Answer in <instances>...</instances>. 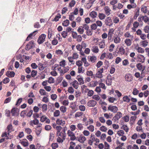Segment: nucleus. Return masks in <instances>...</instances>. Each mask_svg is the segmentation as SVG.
<instances>
[{
    "label": "nucleus",
    "instance_id": "47",
    "mask_svg": "<svg viewBox=\"0 0 149 149\" xmlns=\"http://www.w3.org/2000/svg\"><path fill=\"white\" fill-rule=\"evenodd\" d=\"M60 110L63 113H65L66 111V108L64 106H61L60 107Z\"/></svg>",
    "mask_w": 149,
    "mask_h": 149
},
{
    "label": "nucleus",
    "instance_id": "30",
    "mask_svg": "<svg viewBox=\"0 0 149 149\" xmlns=\"http://www.w3.org/2000/svg\"><path fill=\"white\" fill-rule=\"evenodd\" d=\"M23 140L24 141L21 142V144L24 147L28 146L29 145V143L27 140L26 139Z\"/></svg>",
    "mask_w": 149,
    "mask_h": 149
},
{
    "label": "nucleus",
    "instance_id": "14",
    "mask_svg": "<svg viewBox=\"0 0 149 149\" xmlns=\"http://www.w3.org/2000/svg\"><path fill=\"white\" fill-rule=\"evenodd\" d=\"M15 73L13 71H7L6 73V75L9 77H13L15 75Z\"/></svg>",
    "mask_w": 149,
    "mask_h": 149
},
{
    "label": "nucleus",
    "instance_id": "61",
    "mask_svg": "<svg viewBox=\"0 0 149 149\" xmlns=\"http://www.w3.org/2000/svg\"><path fill=\"white\" fill-rule=\"evenodd\" d=\"M58 146V144L56 143H53L52 144V147L53 149H55Z\"/></svg>",
    "mask_w": 149,
    "mask_h": 149
},
{
    "label": "nucleus",
    "instance_id": "62",
    "mask_svg": "<svg viewBox=\"0 0 149 149\" xmlns=\"http://www.w3.org/2000/svg\"><path fill=\"white\" fill-rule=\"evenodd\" d=\"M76 65L79 67L81 66L82 65V61L79 60L76 61Z\"/></svg>",
    "mask_w": 149,
    "mask_h": 149
},
{
    "label": "nucleus",
    "instance_id": "9",
    "mask_svg": "<svg viewBox=\"0 0 149 149\" xmlns=\"http://www.w3.org/2000/svg\"><path fill=\"white\" fill-rule=\"evenodd\" d=\"M125 79L127 81H131L133 79L132 76L130 74H127L125 76Z\"/></svg>",
    "mask_w": 149,
    "mask_h": 149
},
{
    "label": "nucleus",
    "instance_id": "2",
    "mask_svg": "<svg viewBox=\"0 0 149 149\" xmlns=\"http://www.w3.org/2000/svg\"><path fill=\"white\" fill-rule=\"evenodd\" d=\"M19 109L17 108H13L11 110V113L13 116H17L19 114Z\"/></svg>",
    "mask_w": 149,
    "mask_h": 149
},
{
    "label": "nucleus",
    "instance_id": "46",
    "mask_svg": "<svg viewBox=\"0 0 149 149\" xmlns=\"http://www.w3.org/2000/svg\"><path fill=\"white\" fill-rule=\"evenodd\" d=\"M92 98L97 101L99 100L100 99V96L98 95H93Z\"/></svg>",
    "mask_w": 149,
    "mask_h": 149
},
{
    "label": "nucleus",
    "instance_id": "29",
    "mask_svg": "<svg viewBox=\"0 0 149 149\" xmlns=\"http://www.w3.org/2000/svg\"><path fill=\"white\" fill-rule=\"evenodd\" d=\"M91 50L93 52L97 53L98 52L99 49L97 46H94L92 47Z\"/></svg>",
    "mask_w": 149,
    "mask_h": 149
},
{
    "label": "nucleus",
    "instance_id": "32",
    "mask_svg": "<svg viewBox=\"0 0 149 149\" xmlns=\"http://www.w3.org/2000/svg\"><path fill=\"white\" fill-rule=\"evenodd\" d=\"M99 45L100 48H104L106 46V45L104 41H102L99 44Z\"/></svg>",
    "mask_w": 149,
    "mask_h": 149
},
{
    "label": "nucleus",
    "instance_id": "6",
    "mask_svg": "<svg viewBox=\"0 0 149 149\" xmlns=\"http://www.w3.org/2000/svg\"><path fill=\"white\" fill-rule=\"evenodd\" d=\"M122 113L121 112L118 111L113 117V119L115 121L118 120L122 116Z\"/></svg>",
    "mask_w": 149,
    "mask_h": 149
},
{
    "label": "nucleus",
    "instance_id": "27",
    "mask_svg": "<svg viewBox=\"0 0 149 149\" xmlns=\"http://www.w3.org/2000/svg\"><path fill=\"white\" fill-rule=\"evenodd\" d=\"M89 15L91 17L94 18L97 16V13L96 12L93 11L90 13Z\"/></svg>",
    "mask_w": 149,
    "mask_h": 149
},
{
    "label": "nucleus",
    "instance_id": "17",
    "mask_svg": "<svg viewBox=\"0 0 149 149\" xmlns=\"http://www.w3.org/2000/svg\"><path fill=\"white\" fill-rule=\"evenodd\" d=\"M86 139V138L83 135L80 136V137L78 139V141L81 143H84Z\"/></svg>",
    "mask_w": 149,
    "mask_h": 149
},
{
    "label": "nucleus",
    "instance_id": "31",
    "mask_svg": "<svg viewBox=\"0 0 149 149\" xmlns=\"http://www.w3.org/2000/svg\"><path fill=\"white\" fill-rule=\"evenodd\" d=\"M95 76L96 77L100 79L102 78L103 77L102 73L97 70Z\"/></svg>",
    "mask_w": 149,
    "mask_h": 149
},
{
    "label": "nucleus",
    "instance_id": "20",
    "mask_svg": "<svg viewBox=\"0 0 149 149\" xmlns=\"http://www.w3.org/2000/svg\"><path fill=\"white\" fill-rule=\"evenodd\" d=\"M124 36L125 37L127 38H130L132 40H133L134 38V36L131 35L129 32L125 33L124 35Z\"/></svg>",
    "mask_w": 149,
    "mask_h": 149
},
{
    "label": "nucleus",
    "instance_id": "1",
    "mask_svg": "<svg viewBox=\"0 0 149 149\" xmlns=\"http://www.w3.org/2000/svg\"><path fill=\"white\" fill-rule=\"evenodd\" d=\"M46 37V35L45 34H42L40 35L37 41L38 44H41L43 43L45 41Z\"/></svg>",
    "mask_w": 149,
    "mask_h": 149
},
{
    "label": "nucleus",
    "instance_id": "7",
    "mask_svg": "<svg viewBox=\"0 0 149 149\" xmlns=\"http://www.w3.org/2000/svg\"><path fill=\"white\" fill-rule=\"evenodd\" d=\"M137 61L138 62L143 63L144 62L145 58L142 55L139 54L137 57Z\"/></svg>",
    "mask_w": 149,
    "mask_h": 149
},
{
    "label": "nucleus",
    "instance_id": "4",
    "mask_svg": "<svg viewBox=\"0 0 149 149\" xmlns=\"http://www.w3.org/2000/svg\"><path fill=\"white\" fill-rule=\"evenodd\" d=\"M108 109L113 113H116L118 110V108L116 106L110 105L108 107Z\"/></svg>",
    "mask_w": 149,
    "mask_h": 149
},
{
    "label": "nucleus",
    "instance_id": "23",
    "mask_svg": "<svg viewBox=\"0 0 149 149\" xmlns=\"http://www.w3.org/2000/svg\"><path fill=\"white\" fill-rule=\"evenodd\" d=\"M39 123V120L37 119H34L33 120H31L30 122V125H33V124L34 125H37Z\"/></svg>",
    "mask_w": 149,
    "mask_h": 149
},
{
    "label": "nucleus",
    "instance_id": "5",
    "mask_svg": "<svg viewBox=\"0 0 149 149\" xmlns=\"http://www.w3.org/2000/svg\"><path fill=\"white\" fill-rule=\"evenodd\" d=\"M34 41L33 40H31L27 44L25 47V49L26 50H29L33 47Z\"/></svg>",
    "mask_w": 149,
    "mask_h": 149
},
{
    "label": "nucleus",
    "instance_id": "54",
    "mask_svg": "<svg viewBox=\"0 0 149 149\" xmlns=\"http://www.w3.org/2000/svg\"><path fill=\"white\" fill-rule=\"evenodd\" d=\"M117 134L119 136H122L124 134V132L122 130H120L118 131Z\"/></svg>",
    "mask_w": 149,
    "mask_h": 149
},
{
    "label": "nucleus",
    "instance_id": "63",
    "mask_svg": "<svg viewBox=\"0 0 149 149\" xmlns=\"http://www.w3.org/2000/svg\"><path fill=\"white\" fill-rule=\"evenodd\" d=\"M96 24L97 25V26L101 27L102 25V22L100 20H98L96 22Z\"/></svg>",
    "mask_w": 149,
    "mask_h": 149
},
{
    "label": "nucleus",
    "instance_id": "15",
    "mask_svg": "<svg viewBox=\"0 0 149 149\" xmlns=\"http://www.w3.org/2000/svg\"><path fill=\"white\" fill-rule=\"evenodd\" d=\"M114 31V29L112 28L110 29L109 30L108 33V38H109L110 39H111L112 38Z\"/></svg>",
    "mask_w": 149,
    "mask_h": 149
},
{
    "label": "nucleus",
    "instance_id": "25",
    "mask_svg": "<svg viewBox=\"0 0 149 149\" xmlns=\"http://www.w3.org/2000/svg\"><path fill=\"white\" fill-rule=\"evenodd\" d=\"M79 76H78V77L77 78V79L79 82V84L80 85H81L83 84L84 83V81L83 80V78L80 76H79Z\"/></svg>",
    "mask_w": 149,
    "mask_h": 149
},
{
    "label": "nucleus",
    "instance_id": "36",
    "mask_svg": "<svg viewBox=\"0 0 149 149\" xmlns=\"http://www.w3.org/2000/svg\"><path fill=\"white\" fill-rule=\"evenodd\" d=\"M61 18V15L60 14L58 13L57 14V15L55 16L53 21L57 22L59 20V19Z\"/></svg>",
    "mask_w": 149,
    "mask_h": 149
},
{
    "label": "nucleus",
    "instance_id": "40",
    "mask_svg": "<svg viewBox=\"0 0 149 149\" xmlns=\"http://www.w3.org/2000/svg\"><path fill=\"white\" fill-rule=\"evenodd\" d=\"M87 129L91 132H93L94 130V126L92 125H90L87 127Z\"/></svg>",
    "mask_w": 149,
    "mask_h": 149
},
{
    "label": "nucleus",
    "instance_id": "64",
    "mask_svg": "<svg viewBox=\"0 0 149 149\" xmlns=\"http://www.w3.org/2000/svg\"><path fill=\"white\" fill-rule=\"evenodd\" d=\"M144 31L146 33H148L149 31V26H146L144 29Z\"/></svg>",
    "mask_w": 149,
    "mask_h": 149
},
{
    "label": "nucleus",
    "instance_id": "19",
    "mask_svg": "<svg viewBox=\"0 0 149 149\" xmlns=\"http://www.w3.org/2000/svg\"><path fill=\"white\" fill-rule=\"evenodd\" d=\"M104 10L107 15L108 16L110 14L111 10L108 6L105 7L104 8Z\"/></svg>",
    "mask_w": 149,
    "mask_h": 149
},
{
    "label": "nucleus",
    "instance_id": "43",
    "mask_svg": "<svg viewBox=\"0 0 149 149\" xmlns=\"http://www.w3.org/2000/svg\"><path fill=\"white\" fill-rule=\"evenodd\" d=\"M136 7V5L135 3H133V4L132 5L130 4H128L127 6V8L129 9H131V8H134Z\"/></svg>",
    "mask_w": 149,
    "mask_h": 149
},
{
    "label": "nucleus",
    "instance_id": "18",
    "mask_svg": "<svg viewBox=\"0 0 149 149\" xmlns=\"http://www.w3.org/2000/svg\"><path fill=\"white\" fill-rule=\"evenodd\" d=\"M64 67V69L63 70H62L61 72V75L62 76L64 75L65 73L68 71L69 69V68L68 66L65 67Z\"/></svg>",
    "mask_w": 149,
    "mask_h": 149
},
{
    "label": "nucleus",
    "instance_id": "16",
    "mask_svg": "<svg viewBox=\"0 0 149 149\" xmlns=\"http://www.w3.org/2000/svg\"><path fill=\"white\" fill-rule=\"evenodd\" d=\"M79 83L76 80H74L72 83V85L75 89H77L79 87Z\"/></svg>",
    "mask_w": 149,
    "mask_h": 149
},
{
    "label": "nucleus",
    "instance_id": "24",
    "mask_svg": "<svg viewBox=\"0 0 149 149\" xmlns=\"http://www.w3.org/2000/svg\"><path fill=\"white\" fill-rule=\"evenodd\" d=\"M120 39L119 37L118 36L114 37V41L115 43L116 44L119 43L120 42Z\"/></svg>",
    "mask_w": 149,
    "mask_h": 149
},
{
    "label": "nucleus",
    "instance_id": "56",
    "mask_svg": "<svg viewBox=\"0 0 149 149\" xmlns=\"http://www.w3.org/2000/svg\"><path fill=\"white\" fill-rule=\"evenodd\" d=\"M37 73V71L35 70H33L31 73V75L32 77H35Z\"/></svg>",
    "mask_w": 149,
    "mask_h": 149
},
{
    "label": "nucleus",
    "instance_id": "35",
    "mask_svg": "<svg viewBox=\"0 0 149 149\" xmlns=\"http://www.w3.org/2000/svg\"><path fill=\"white\" fill-rule=\"evenodd\" d=\"M97 25L95 23L93 24L91 26V30H94L97 29Z\"/></svg>",
    "mask_w": 149,
    "mask_h": 149
},
{
    "label": "nucleus",
    "instance_id": "33",
    "mask_svg": "<svg viewBox=\"0 0 149 149\" xmlns=\"http://www.w3.org/2000/svg\"><path fill=\"white\" fill-rule=\"evenodd\" d=\"M69 24V21L68 20L66 19L63 22L62 25L65 26H68Z\"/></svg>",
    "mask_w": 149,
    "mask_h": 149
},
{
    "label": "nucleus",
    "instance_id": "38",
    "mask_svg": "<svg viewBox=\"0 0 149 149\" xmlns=\"http://www.w3.org/2000/svg\"><path fill=\"white\" fill-rule=\"evenodd\" d=\"M123 100L124 102H129L130 101V99L127 96H125L123 97Z\"/></svg>",
    "mask_w": 149,
    "mask_h": 149
},
{
    "label": "nucleus",
    "instance_id": "10",
    "mask_svg": "<svg viewBox=\"0 0 149 149\" xmlns=\"http://www.w3.org/2000/svg\"><path fill=\"white\" fill-rule=\"evenodd\" d=\"M106 83L107 85H110L111 84V76L109 74L107 77V79L106 81Z\"/></svg>",
    "mask_w": 149,
    "mask_h": 149
},
{
    "label": "nucleus",
    "instance_id": "50",
    "mask_svg": "<svg viewBox=\"0 0 149 149\" xmlns=\"http://www.w3.org/2000/svg\"><path fill=\"white\" fill-rule=\"evenodd\" d=\"M100 129L101 131L104 132H106L107 130V128L104 126H101Z\"/></svg>",
    "mask_w": 149,
    "mask_h": 149
},
{
    "label": "nucleus",
    "instance_id": "60",
    "mask_svg": "<svg viewBox=\"0 0 149 149\" xmlns=\"http://www.w3.org/2000/svg\"><path fill=\"white\" fill-rule=\"evenodd\" d=\"M139 93V91L136 88H134L133 89L132 93L134 95H137Z\"/></svg>",
    "mask_w": 149,
    "mask_h": 149
},
{
    "label": "nucleus",
    "instance_id": "12",
    "mask_svg": "<svg viewBox=\"0 0 149 149\" xmlns=\"http://www.w3.org/2000/svg\"><path fill=\"white\" fill-rule=\"evenodd\" d=\"M88 59L89 61L92 63H94L96 62L97 60V57L95 56H88Z\"/></svg>",
    "mask_w": 149,
    "mask_h": 149
},
{
    "label": "nucleus",
    "instance_id": "26",
    "mask_svg": "<svg viewBox=\"0 0 149 149\" xmlns=\"http://www.w3.org/2000/svg\"><path fill=\"white\" fill-rule=\"evenodd\" d=\"M39 93L41 95H45L48 96V93H46L45 91L43 89H40L39 90Z\"/></svg>",
    "mask_w": 149,
    "mask_h": 149
},
{
    "label": "nucleus",
    "instance_id": "53",
    "mask_svg": "<svg viewBox=\"0 0 149 149\" xmlns=\"http://www.w3.org/2000/svg\"><path fill=\"white\" fill-rule=\"evenodd\" d=\"M65 61L63 60L62 61H61L60 62V65L63 67H65Z\"/></svg>",
    "mask_w": 149,
    "mask_h": 149
},
{
    "label": "nucleus",
    "instance_id": "34",
    "mask_svg": "<svg viewBox=\"0 0 149 149\" xmlns=\"http://www.w3.org/2000/svg\"><path fill=\"white\" fill-rule=\"evenodd\" d=\"M98 17L100 19L102 20L105 18L106 15L103 13H100L99 14Z\"/></svg>",
    "mask_w": 149,
    "mask_h": 149
},
{
    "label": "nucleus",
    "instance_id": "28",
    "mask_svg": "<svg viewBox=\"0 0 149 149\" xmlns=\"http://www.w3.org/2000/svg\"><path fill=\"white\" fill-rule=\"evenodd\" d=\"M91 139L88 140V143L90 145H92L93 142L95 140V138L94 135H93V137L92 138H91Z\"/></svg>",
    "mask_w": 149,
    "mask_h": 149
},
{
    "label": "nucleus",
    "instance_id": "42",
    "mask_svg": "<svg viewBox=\"0 0 149 149\" xmlns=\"http://www.w3.org/2000/svg\"><path fill=\"white\" fill-rule=\"evenodd\" d=\"M70 146L69 149H74V147L75 146V143L72 141L70 143Z\"/></svg>",
    "mask_w": 149,
    "mask_h": 149
},
{
    "label": "nucleus",
    "instance_id": "49",
    "mask_svg": "<svg viewBox=\"0 0 149 149\" xmlns=\"http://www.w3.org/2000/svg\"><path fill=\"white\" fill-rule=\"evenodd\" d=\"M86 74L88 76H91V78L93 77L92 76L94 77V76H93V72L91 70L87 71L86 72Z\"/></svg>",
    "mask_w": 149,
    "mask_h": 149
},
{
    "label": "nucleus",
    "instance_id": "11",
    "mask_svg": "<svg viewBox=\"0 0 149 149\" xmlns=\"http://www.w3.org/2000/svg\"><path fill=\"white\" fill-rule=\"evenodd\" d=\"M65 129H63V130L61 132H60L58 133L59 136L62 138L63 139V140H65V139L66 137V133L65 132Z\"/></svg>",
    "mask_w": 149,
    "mask_h": 149
},
{
    "label": "nucleus",
    "instance_id": "57",
    "mask_svg": "<svg viewBox=\"0 0 149 149\" xmlns=\"http://www.w3.org/2000/svg\"><path fill=\"white\" fill-rule=\"evenodd\" d=\"M46 119H47V117L43 115L40 117V121L41 122H43L45 121Z\"/></svg>",
    "mask_w": 149,
    "mask_h": 149
},
{
    "label": "nucleus",
    "instance_id": "55",
    "mask_svg": "<svg viewBox=\"0 0 149 149\" xmlns=\"http://www.w3.org/2000/svg\"><path fill=\"white\" fill-rule=\"evenodd\" d=\"M48 82L50 84L54 83V79L52 77H49L48 79Z\"/></svg>",
    "mask_w": 149,
    "mask_h": 149
},
{
    "label": "nucleus",
    "instance_id": "51",
    "mask_svg": "<svg viewBox=\"0 0 149 149\" xmlns=\"http://www.w3.org/2000/svg\"><path fill=\"white\" fill-rule=\"evenodd\" d=\"M86 34L88 36H90L92 34V31L90 30L89 29H88L86 30Z\"/></svg>",
    "mask_w": 149,
    "mask_h": 149
},
{
    "label": "nucleus",
    "instance_id": "22",
    "mask_svg": "<svg viewBox=\"0 0 149 149\" xmlns=\"http://www.w3.org/2000/svg\"><path fill=\"white\" fill-rule=\"evenodd\" d=\"M136 66L138 69L139 70H142L143 71L145 69V67L144 66V68L143 69V65L141 63L137 64Z\"/></svg>",
    "mask_w": 149,
    "mask_h": 149
},
{
    "label": "nucleus",
    "instance_id": "3",
    "mask_svg": "<svg viewBox=\"0 0 149 149\" xmlns=\"http://www.w3.org/2000/svg\"><path fill=\"white\" fill-rule=\"evenodd\" d=\"M104 23L107 26H111L113 24L111 17H107L105 19Z\"/></svg>",
    "mask_w": 149,
    "mask_h": 149
},
{
    "label": "nucleus",
    "instance_id": "52",
    "mask_svg": "<svg viewBox=\"0 0 149 149\" xmlns=\"http://www.w3.org/2000/svg\"><path fill=\"white\" fill-rule=\"evenodd\" d=\"M115 45L113 44H111L109 47V51L110 52H112L113 51V49H114L115 47Z\"/></svg>",
    "mask_w": 149,
    "mask_h": 149
},
{
    "label": "nucleus",
    "instance_id": "13",
    "mask_svg": "<svg viewBox=\"0 0 149 149\" xmlns=\"http://www.w3.org/2000/svg\"><path fill=\"white\" fill-rule=\"evenodd\" d=\"M132 40L131 39L126 38L124 42L127 46H130L132 45Z\"/></svg>",
    "mask_w": 149,
    "mask_h": 149
},
{
    "label": "nucleus",
    "instance_id": "59",
    "mask_svg": "<svg viewBox=\"0 0 149 149\" xmlns=\"http://www.w3.org/2000/svg\"><path fill=\"white\" fill-rule=\"evenodd\" d=\"M75 39H76V40L78 42H81L82 39L81 36L80 35H78Z\"/></svg>",
    "mask_w": 149,
    "mask_h": 149
},
{
    "label": "nucleus",
    "instance_id": "41",
    "mask_svg": "<svg viewBox=\"0 0 149 149\" xmlns=\"http://www.w3.org/2000/svg\"><path fill=\"white\" fill-rule=\"evenodd\" d=\"M98 82L97 81H93V82L90 83V85L92 87H94L96 86L98 84Z\"/></svg>",
    "mask_w": 149,
    "mask_h": 149
},
{
    "label": "nucleus",
    "instance_id": "21",
    "mask_svg": "<svg viewBox=\"0 0 149 149\" xmlns=\"http://www.w3.org/2000/svg\"><path fill=\"white\" fill-rule=\"evenodd\" d=\"M125 53V49L123 47L121 46L118 49V53L121 55H123Z\"/></svg>",
    "mask_w": 149,
    "mask_h": 149
},
{
    "label": "nucleus",
    "instance_id": "58",
    "mask_svg": "<svg viewBox=\"0 0 149 149\" xmlns=\"http://www.w3.org/2000/svg\"><path fill=\"white\" fill-rule=\"evenodd\" d=\"M68 91L69 93L72 94L74 92V89L72 87H69Z\"/></svg>",
    "mask_w": 149,
    "mask_h": 149
},
{
    "label": "nucleus",
    "instance_id": "37",
    "mask_svg": "<svg viewBox=\"0 0 149 149\" xmlns=\"http://www.w3.org/2000/svg\"><path fill=\"white\" fill-rule=\"evenodd\" d=\"M83 113L82 112H77L75 115V117H79L83 115Z\"/></svg>",
    "mask_w": 149,
    "mask_h": 149
},
{
    "label": "nucleus",
    "instance_id": "48",
    "mask_svg": "<svg viewBox=\"0 0 149 149\" xmlns=\"http://www.w3.org/2000/svg\"><path fill=\"white\" fill-rule=\"evenodd\" d=\"M7 129L8 130V134L9 136V132H11V130L12 129V126L11 124H10L8 126Z\"/></svg>",
    "mask_w": 149,
    "mask_h": 149
},
{
    "label": "nucleus",
    "instance_id": "8",
    "mask_svg": "<svg viewBox=\"0 0 149 149\" xmlns=\"http://www.w3.org/2000/svg\"><path fill=\"white\" fill-rule=\"evenodd\" d=\"M97 102L94 100H91L88 101L87 103V106L89 107H93L96 104Z\"/></svg>",
    "mask_w": 149,
    "mask_h": 149
},
{
    "label": "nucleus",
    "instance_id": "45",
    "mask_svg": "<svg viewBox=\"0 0 149 149\" xmlns=\"http://www.w3.org/2000/svg\"><path fill=\"white\" fill-rule=\"evenodd\" d=\"M60 112L59 110H56L54 112V116L55 117H58L60 115Z\"/></svg>",
    "mask_w": 149,
    "mask_h": 149
},
{
    "label": "nucleus",
    "instance_id": "44",
    "mask_svg": "<svg viewBox=\"0 0 149 149\" xmlns=\"http://www.w3.org/2000/svg\"><path fill=\"white\" fill-rule=\"evenodd\" d=\"M121 128L124 130L126 132H127L129 130V129L126 125H123L121 127Z\"/></svg>",
    "mask_w": 149,
    "mask_h": 149
},
{
    "label": "nucleus",
    "instance_id": "39",
    "mask_svg": "<svg viewBox=\"0 0 149 149\" xmlns=\"http://www.w3.org/2000/svg\"><path fill=\"white\" fill-rule=\"evenodd\" d=\"M38 67L39 70L40 71L42 70L45 68L43 66V64L41 63H40L38 64Z\"/></svg>",
    "mask_w": 149,
    "mask_h": 149
}]
</instances>
